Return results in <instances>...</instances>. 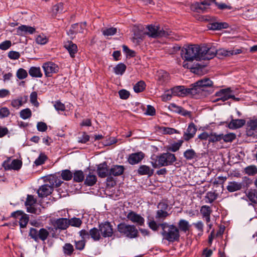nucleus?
I'll use <instances>...</instances> for the list:
<instances>
[{
  "instance_id": "obj_18",
  "label": "nucleus",
  "mask_w": 257,
  "mask_h": 257,
  "mask_svg": "<svg viewBox=\"0 0 257 257\" xmlns=\"http://www.w3.org/2000/svg\"><path fill=\"white\" fill-rule=\"evenodd\" d=\"M231 91L230 88H227L225 89H222L219 91L215 93V96L217 97V98L213 100L214 102H217L219 100L222 101H225L230 98L232 96L230 94Z\"/></svg>"
},
{
  "instance_id": "obj_54",
  "label": "nucleus",
  "mask_w": 257,
  "mask_h": 257,
  "mask_svg": "<svg viewBox=\"0 0 257 257\" xmlns=\"http://www.w3.org/2000/svg\"><path fill=\"white\" fill-rule=\"evenodd\" d=\"M61 175L62 178L66 181L70 180L73 177L72 173L67 169L62 171Z\"/></svg>"
},
{
  "instance_id": "obj_47",
  "label": "nucleus",
  "mask_w": 257,
  "mask_h": 257,
  "mask_svg": "<svg viewBox=\"0 0 257 257\" xmlns=\"http://www.w3.org/2000/svg\"><path fill=\"white\" fill-rule=\"evenodd\" d=\"M29 221L28 215L25 213L19 218V225L21 228H25Z\"/></svg>"
},
{
  "instance_id": "obj_39",
  "label": "nucleus",
  "mask_w": 257,
  "mask_h": 257,
  "mask_svg": "<svg viewBox=\"0 0 257 257\" xmlns=\"http://www.w3.org/2000/svg\"><path fill=\"white\" fill-rule=\"evenodd\" d=\"M126 67L122 63L118 64L114 68V72L117 75H122L125 71Z\"/></svg>"
},
{
  "instance_id": "obj_2",
  "label": "nucleus",
  "mask_w": 257,
  "mask_h": 257,
  "mask_svg": "<svg viewBox=\"0 0 257 257\" xmlns=\"http://www.w3.org/2000/svg\"><path fill=\"white\" fill-rule=\"evenodd\" d=\"M213 82L209 78H203L191 84L194 97L198 98L204 95L205 89L213 86Z\"/></svg>"
},
{
  "instance_id": "obj_27",
  "label": "nucleus",
  "mask_w": 257,
  "mask_h": 257,
  "mask_svg": "<svg viewBox=\"0 0 257 257\" xmlns=\"http://www.w3.org/2000/svg\"><path fill=\"white\" fill-rule=\"evenodd\" d=\"M154 172L153 169L146 165H140L137 170V173L141 176L147 175L148 177H151L153 175Z\"/></svg>"
},
{
  "instance_id": "obj_32",
  "label": "nucleus",
  "mask_w": 257,
  "mask_h": 257,
  "mask_svg": "<svg viewBox=\"0 0 257 257\" xmlns=\"http://www.w3.org/2000/svg\"><path fill=\"white\" fill-rule=\"evenodd\" d=\"M124 168L122 165H114L110 169V176H118L122 175L124 172Z\"/></svg>"
},
{
  "instance_id": "obj_17",
  "label": "nucleus",
  "mask_w": 257,
  "mask_h": 257,
  "mask_svg": "<svg viewBox=\"0 0 257 257\" xmlns=\"http://www.w3.org/2000/svg\"><path fill=\"white\" fill-rule=\"evenodd\" d=\"M126 218L133 223L140 226H143L145 223V219L136 212L131 211L126 215Z\"/></svg>"
},
{
  "instance_id": "obj_48",
  "label": "nucleus",
  "mask_w": 257,
  "mask_h": 257,
  "mask_svg": "<svg viewBox=\"0 0 257 257\" xmlns=\"http://www.w3.org/2000/svg\"><path fill=\"white\" fill-rule=\"evenodd\" d=\"M222 140L221 134H217L216 133H211L209 136L208 141L210 143L219 142Z\"/></svg>"
},
{
  "instance_id": "obj_21",
  "label": "nucleus",
  "mask_w": 257,
  "mask_h": 257,
  "mask_svg": "<svg viewBox=\"0 0 257 257\" xmlns=\"http://www.w3.org/2000/svg\"><path fill=\"white\" fill-rule=\"evenodd\" d=\"M37 200L32 195H28L25 202V205L27 207V211L28 212L36 214L37 209L34 207L33 205L36 204Z\"/></svg>"
},
{
  "instance_id": "obj_28",
  "label": "nucleus",
  "mask_w": 257,
  "mask_h": 257,
  "mask_svg": "<svg viewBox=\"0 0 257 257\" xmlns=\"http://www.w3.org/2000/svg\"><path fill=\"white\" fill-rule=\"evenodd\" d=\"M64 47L68 51L71 57L74 58L78 51L77 45L69 41L65 43Z\"/></svg>"
},
{
  "instance_id": "obj_1",
  "label": "nucleus",
  "mask_w": 257,
  "mask_h": 257,
  "mask_svg": "<svg viewBox=\"0 0 257 257\" xmlns=\"http://www.w3.org/2000/svg\"><path fill=\"white\" fill-rule=\"evenodd\" d=\"M162 231L161 234L163 239L169 242H173L177 241L180 238V232L179 228L173 224H169L166 222L160 224Z\"/></svg>"
},
{
  "instance_id": "obj_36",
  "label": "nucleus",
  "mask_w": 257,
  "mask_h": 257,
  "mask_svg": "<svg viewBox=\"0 0 257 257\" xmlns=\"http://www.w3.org/2000/svg\"><path fill=\"white\" fill-rule=\"evenodd\" d=\"M179 230L186 232L189 230L190 225L189 222L185 219H181L178 223Z\"/></svg>"
},
{
  "instance_id": "obj_33",
  "label": "nucleus",
  "mask_w": 257,
  "mask_h": 257,
  "mask_svg": "<svg viewBox=\"0 0 257 257\" xmlns=\"http://www.w3.org/2000/svg\"><path fill=\"white\" fill-rule=\"evenodd\" d=\"M29 75L32 77L41 78L43 74L39 67L32 66L29 70Z\"/></svg>"
},
{
  "instance_id": "obj_44",
  "label": "nucleus",
  "mask_w": 257,
  "mask_h": 257,
  "mask_svg": "<svg viewBox=\"0 0 257 257\" xmlns=\"http://www.w3.org/2000/svg\"><path fill=\"white\" fill-rule=\"evenodd\" d=\"M64 253L67 255H71L74 251L73 246L70 243H66L63 246Z\"/></svg>"
},
{
  "instance_id": "obj_50",
  "label": "nucleus",
  "mask_w": 257,
  "mask_h": 257,
  "mask_svg": "<svg viewBox=\"0 0 257 257\" xmlns=\"http://www.w3.org/2000/svg\"><path fill=\"white\" fill-rule=\"evenodd\" d=\"M47 159V157L43 153H41L38 158L36 159L34 162V164L36 166H38L44 164L46 160Z\"/></svg>"
},
{
  "instance_id": "obj_45",
  "label": "nucleus",
  "mask_w": 257,
  "mask_h": 257,
  "mask_svg": "<svg viewBox=\"0 0 257 257\" xmlns=\"http://www.w3.org/2000/svg\"><path fill=\"white\" fill-rule=\"evenodd\" d=\"M84 178V173L82 171L78 170L74 173L73 180L75 182H81L83 181Z\"/></svg>"
},
{
  "instance_id": "obj_55",
  "label": "nucleus",
  "mask_w": 257,
  "mask_h": 257,
  "mask_svg": "<svg viewBox=\"0 0 257 257\" xmlns=\"http://www.w3.org/2000/svg\"><path fill=\"white\" fill-rule=\"evenodd\" d=\"M16 76L20 80L25 79L28 77V73L23 68H19L16 73Z\"/></svg>"
},
{
  "instance_id": "obj_35",
  "label": "nucleus",
  "mask_w": 257,
  "mask_h": 257,
  "mask_svg": "<svg viewBox=\"0 0 257 257\" xmlns=\"http://www.w3.org/2000/svg\"><path fill=\"white\" fill-rule=\"evenodd\" d=\"M97 177L96 175L89 173L86 177L84 184L88 186H92L96 184Z\"/></svg>"
},
{
  "instance_id": "obj_43",
  "label": "nucleus",
  "mask_w": 257,
  "mask_h": 257,
  "mask_svg": "<svg viewBox=\"0 0 257 257\" xmlns=\"http://www.w3.org/2000/svg\"><path fill=\"white\" fill-rule=\"evenodd\" d=\"M183 143V140H179L177 142L172 143L168 147V150L172 152H175L179 150Z\"/></svg>"
},
{
  "instance_id": "obj_31",
  "label": "nucleus",
  "mask_w": 257,
  "mask_h": 257,
  "mask_svg": "<svg viewBox=\"0 0 257 257\" xmlns=\"http://www.w3.org/2000/svg\"><path fill=\"white\" fill-rule=\"evenodd\" d=\"M247 135L249 136L257 135V120H251L247 128Z\"/></svg>"
},
{
  "instance_id": "obj_59",
  "label": "nucleus",
  "mask_w": 257,
  "mask_h": 257,
  "mask_svg": "<svg viewBox=\"0 0 257 257\" xmlns=\"http://www.w3.org/2000/svg\"><path fill=\"white\" fill-rule=\"evenodd\" d=\"M37 93L36 91L32 92L30 94V101L35 106H39V102L37 101Z\"/></svg>"
},
{
  "instance_id": "obj_41",
  "label": "nucleus",
  "mask_w": 257,
  "mask_h": 257,
  "mask_svg": "<svg viewBox=\"0 0 257 257\" xmlns=\"http://www.w3.org/2000/svg\"><path fill=\"white\" fill-rule=\"evenodd\" d=\"M146 85L144 81H140L138 82L134 86V90L135 92L139 93L143 92L146 88Z\"/></svg>"
},
{
  "instance_id": "obj_61",
  "label": "nucleus",
  "mask_w": 257,
  "mask_h": 257,
  "mask_svg": "<svg viewBox=\"0 0 257 257\" xmlns=\"http://www.w3.org/2000/svg\"><path fill=\"white\" fill-rule=\"evenodd\" d=\"M86 241L84 239L75 241V246L76 249L82 250L84 248Z\"/></svg>"
},
{
  "instance_id": "obj_12",
  "label": "nucleus",
  "mask_w": 257,
  "mask_h": 257,
  "mask_svg": "<svg viewBox=\"0 0 257 257\" xmlns=\"http://www.w3.org/2000/svg\"><path fill=\"white\" fill-rule=\"evenodd\" d=\"M215 0H204L200 3H195L192 5L191 10L197 13H204L206 12L210 6L212 5V2Z\"/></svg>"
},
{
  "instance_id": "obj_8",
  "label": "nucleus",
  "mask_w": 257,
  "mask_h": 257,
  "mask_svg": "<svg viewBox=\"0 0 257 257\" xmlns=\"http://www.w3.org/2000/svg\"><path fill=\"white\" fill-rule=\"evenodd\" d=\"M49 235V231L45 228H42L39 230L34 228H31L30 229L29 235L36 242H38L39 240L44 241L47 239Z\"/></svg>"
},
{
  "instance_id": "obj_30",
  "label": "nucleus",
  "mask_w": 257,
  "mask_h": 257,
  "mask_svg": "<svg viewBox=\"0 0 257 257\" xmlns=\"http://www.w3.org/2000/svg\"><path fill=\"white\" fill-rule=\"evenodd\" d=\"M200 212L202 217L205 218L206 223H209L210 221V214L212 213L211 208L209 206L203 205L200 209Z\"/></svg>"
},
{
  "instance_id": "obj_7",
  "label": "nucleus",
  "mask_w": 257,
  "mask_h": 257,
  "mask_svg": "<svg viewBox=\"0 0 257 257\" xmlns=\"http://www.w3.org/2000/svg\"><path fill=\"white\" fill-rule=\"evenodd\" d=\"M218 50L212 46L207 45L200 47V60H210L215 57L218 54Z\"/></svg>"
},
{
  "instance_id": "obj_63",
  "label": "nucleus",
  "mask_w": 257,
  "mask_h": 257,
  "mask_svg": "<svg viewBox=\"0 0 257 257\" xmlns=\"http://www.w3.org/2000/svg\"><path fill=\"white\" fill-rule=\"evenodd\" d=\"M160 224L161 223L157 224L154 220H150L148 222L149 227L154 231H157L158 230L159 227H161Z\"/></svg>"
},
{
  "instance_id": "obj_60",
  "label": "nucleus",
  "mask_w": 257,
  "mask_h": 257,
  "mask_svg": "<svg viewBox=\"0 0 257 257\" xmlns=\"http://www.w3.org/2000/svg\"><path fill=\"white\" fill-rule=\"evenodd\" d=\"M54 106L55 109L58 112L60 111H63L65 110V106L64 104L62 103L59 100L56 101L54 102Z\"/></svg>"
},
{
  "instance_id": "obj_9",
  "label": "nucleus",
  "mask_w": 257,
  "mask_h": 257,
  "mask_svg": "<svg viewBox=\"0 0 257 257\" xmlns=\"http://www.w3.org/2000/svg\"><path fill=\"white\" fill-rule=\"evenodd\" d=\"M157 207L158 210L156 212V218L165 219L171 214V213L169 212L170 211L171 207L169 206L167 201L162 200L160 202Z\"/></svg>"
},
{
  "instance_id": "obj_3",
  "label": "nucleus",
  "mask_w": 257,
  "mask_h": 257,
  "mask_svg": "<svg viewBox=\"0 0 257 257\" xmlns=\"http://www.w3.org/2000/svg\"><path fill=\"white\" fill-rule=\"evenodd\" d=\"M200 47L198 45H192L183 47L181 50V56L187 61L194 60H200Z\"/></svg>"
},
{
  "instance_id": "obj_64",
  "label": "nucleus",
  "mask_w": 257,
  "mask_h": 257,
  "mask_svg": "<svg viewBox=\"0 0 257 257\" xmlns=\"http://www.w3.org/2000/svg\"><path fill=\"white\" fill-rule=\"evenodd\" d=\"M63 4L59 3L53 7V12L55 13H60L63 12Z\"/></svg>"
},
{
  "instance_id": "obj_4",
  "label": "nucleus",
  "mask_w": 257,
  "mask_h": 257,
  "mask_svg": "<svg viewBox=\"0 0 257 257\" xmlns=\"http://www.w3.org/2000/svg\"><path fill=\"white\" fill-rule=\"evenodd\" d=\"M176 161V158L175 155L168 152L157 156L156 159L154 161L151 162V164L153 168H158L171 165Z\"/></svg>"
},
{
  "instance_id": "obj_62",
  "label": "nucleus",
  "mask_w": 257,
  "mask_h": 257,
  "mask_svg": "<svg viewBox=\"0 0 257 257\" xmlns=\"http://www.w3.org/2000/svg\"><path fill=\"white\" fill-rule=\"evenodd\" d=\"M168 108L170 111L179 114L181 110V106L177 105L175 103H171L169 105Z\"/></svg>"
},
{
  "instance_id": "obj_6",
  "label": "nucleus",
  "mask_w": 257,
  "mask_h": 257,
  "mask_svg": "<svg viewBox=\"0 0 257 257\" xmlns=\"http://www.w3.org/2000/svg\"><path fill=\"white\" fill-rule=\"evenodd\" d=\"M118 231L122 235L129 238H134L138 236V231L134 225L120 223L117 225Z\"/></svg>"
},
{
  "instance_id": "obj_10",
  "label": "nucleus",
  "mask_w": 257,
  "mask_h": 257,
  "mask_svg": "<svg viewBox=\"0 0 257 257\" xmlns=\"http://www.w3.org/2000/svg\"><path fill=\"white\" fill-rule=\"evenodd\" d=\"M192 90V85L191 84L189 88H185L184 86L182 85L177 86L172 88L170 91L174 96L185 97L187 95H191L194 97Z\"/></svg>"
},
{
  "instance_id": "obj_20",
  "label": "nucleus",
  "mask_w": 257,
  "mask_h": 257,
  "mask_svg": "<svg viewBox=\"0 0 257 257\" xmlns=\"http://www.w3.org/2000/svg\"><path fill=\"white\" fill-rule=\"evenodd\" d=\"M110 169L106 162H103L97 165V174L100 178H105L107 176H110Z\"/></svg>"
},
{
  "instance_id": "obj_46",
  "label": "nucleus",
  "mask_w": 257,
  "mask_h": 257,
  "mask_svg": "<svg viewBox=\"0 0 257 257\" xmlns=\"http://www.w3.org/2000/svg\"><path fill=\"white\" fill-rule=\"evenodd\" d=\"M222 140L225 143L232 142L236 138L235 134L230 133L226 135L221 134Z\"/></svg>"
},
{
  "instance_id": "obj_15",
  "label": "nucleus",
  "mask_w": 257,
  "mask_h": 257,
  "mask_svg": "<svg viewBox=\"0 0 257 257\" xmlns=\"http://www.w3.org/2000/svg\"><path fill=\"white\" fill-rule=\"evenodd\" d=\"M99 228L101 234L103 237H111L113 234L112 226L108 221L100 224Z\"/></svg>"
},
{
  "instance_id": "obj_22",
  "label": "nucleus",
  "mask_w": 257,
  "mask_h": 257,
  "mask_svg": "<svg viewBox=\"0 0 257 257\" xmlns=\"http://www.w3.org/2000/svg\"><path fill=\"white\" fill-rule=\"evenodd\" d=\"M197 130L196 126L193 122L190 123L183 135L184 140L188 141L193 138L197 132Z\"/></svg>"
},
{
  "instance_id": "obj_38",
  "label": "nucleus",
  "mask_w": 257,
  "mask_h": 257,
  "mask_svg": "<svg viewBox=\"0 0 257 257\" xmlns=\"http://www.w3.org/2000/svg\"><path fill=\"white\" fill-rule=\"evenodd\" d=\"M217 194L214 192H208L205 196V202L207 203H212L217 198Z\"/></svg>"
},
{
  "instance_id": "obj_53",
  "label": "nucleus",
  "mask_w": 257,
  "mask_h": 257,
  "mask_svg": "<svg viewBox=\"0 0 257 257\" xmlns=\"http://www.w3.org/2000/svg\"><path fill=\"white\" fill-rule=\"evenodd\" d=\"M102 32L103 35L105 36H111L116 33L117 29L116 28L111 27L103 30Z\"/></svg>"
},
{
  "instance_id": "obj_57",
  "label": "nucleus",
  "mask_w": 257,
  "mask_h": 257,
  "mask_svg": "<svg viewBox=\"0 0 257 257\" xmlns=\"http://www.w3.org/2000/svg\"><path fill=\"white\" fill-rule=\"evenodd\" d=\"M11 105L13 107L19 108L23 105V98L20 97L17 99L12 100Z\"/></svg>"
},
{
  "instance_id": "obj_25",
  "label": "nucleus",
  "mask_w": 257,
  "mask_h": 257,
  "mask_svg": "<svg viewBox=\"0 0 257 257\" xmlns=\"http://www.w3.org/2000/svg\"><path fill=\"white\" fill-rule=\"evenodd\" d=\"M53 190V188L51 185L45 184L41 186L37 191L39 197H47L49 195Z\"/></svg>"
},
{
  "instance_id": "obj_37",
  "label": "nucleus",
  "mask_w": 257,
  "mask_h": 257,
  "mask_svg": "<svg viewBox=\"0 0 257 257\" xmlns=\"http://www.w3.org/2000/svg\"><path fill=\"white\" fill-rule=\"evenodd\" d=\"M89 234L94 241H98L101 238L99 229H98L96 227H93L89 230Z\"/></svg>"
},
{
  "instance_id": "obj_52",
  "label": "nucleus",
  "mask_w": 257,
  "mask_h": 257,
  "mask_svg": "<svg viewBox=\"0 0 257 257\" xmlns=\"http://www.w3.org/2000/svg\"><path fill=\"white\" fill-rule=\"evenodd\" d=\"M48 41V38L44 34L39 35L36 38V42L38 44L45 45Z\"/></svg>"
},
{
  "instance_id": "obj_26",
  "label": "nucleus",
  "mask_w": 257,
  "mask_h": 257,
  "mask_svg": "<svg viewBox=\"0 0 257 257\" xmlns=\"http://www.w3.org/2000/svg\"><path fill=\"white\" fill-rule=\"evenodd\" d=\"M36 29L35 28L27 26L21 25L17 28V33L18 35L23 36L26 34H32L35 33Z\"/></svg>"
},
{
  "instance_id": "obj_24",
  "label": "nucleus",
  "mask_w": 257,
  "mask_h": 257,
  "mask_svg": "<svg viewBox=\"0 0 257 257\" xmlns=\"http://www.w3.org/2000/svg\"><path fill=\"white\" fill-rule=\"evenodd\" d=\"M242 52L241 49H232L230 50L220 49L218 50V55L225 57H230L232 55H235L240 54Z\"/></svg>"
},
{
  "instance_id": "obj_49",
  "label": "nucleus",
  "mask_w": 257,
  "mask_h": 257,
  "mask_svg": "<svg viewBox=\"0 0 257 257\" xmlns=\"http://www.w3.org/2000/svg\"><path fill=\"white\" fill-rule=\"evenodd\" d=\"M20 117L23 119H26L31 117L32 111L30 108L22 109L20 112Z\"/></svg>"
},
{
  "instance_id": "obj_16",
  "label": "nucleus",
  "mask_w": 257,
  "mask_h": 257,
  "mask_svg": "<svg viewBox=\"0 0 257 257\" xmlns=\"http://www.w3.org/2000/svg\"><path fill=\"white\" fill-rule=\"evenodd\" d=\"M145 157V154L140 151L130 154L127 157V161L130 164L134 165L141 162Z\"/></svg>"
},
{
  "instance_id": "obj_19",
  "label": "nucleus",
  "mask_w": 257,
  "mask_h": 257,
  "mask_svg": "<svg viewBox=\"0 0 257 257\" xmlns=\"http://www.w3.org/2000/svg\"><path fill=\"white\" fill-rule=\"evenodd\" d=\"M248 180V179L245 177L243 181L241 182H237L235 181H230L228 183L226 186V189L229 192H233L235 191H239L242 188L244 187V181Z\"/></svg>"
},
{
  "instance_id": "obj_14",
  "label": "nucleus",
  "mask_w": 257,
  "mask_h": 257,
  "mask_svg": "<svg viewBox=\"0 0 257 257\" xmlns=\"http://www.w3.org/2000/svg\"><path fill=\"white\" fill-rule=\"evenodd\" d=\"M42 68L46 77H51L52 74L56 73L59 71L58 65L52 62L44 63Z\"/></svg>"
},
{
  "instance_id": "obj_29",
  "label": "nucleus",
  "mask_w": 257,
  "mask_h": 257,
  "mask_svg": "<svg viewBox=\"0 0 257 257\" xmlns=\"http://www.w3.org/2000/svg\"><path fill=\"white\" fill-rule=\"evenodd\" d=\"M245 120L243 119H232L228 124V126L230 129H237L242 127L244 125Z\"/></svg>"
},
{
  "instance_id": "obj_51",
  "label": "nucleus",
  "mask_w": 257,
  "mask_h": 257,
  "mask_svg": "<svg viewBox=\"0 0 257 257\" xmlns=\"http://www.w3.org/2000/svg\"><path fill=\"white\" fill-rule=\"evenodd\" d=\"M245 174L253 176L257 173V168L254 165H251L246 167L244 169Z\"/></svg>"
},
{
  "instance_id": "obj_23",
  "label": "nucleus",
  "mask_w": 257,
  "mask_h": 257,
  "mask_svg": "<svg viewBox=\"0 0 257 257\" xmlns=\"http://www.w3.org/2000/svg\"><path fill=\"white\" fill-rule=\"evenodd\" d=\"M86 24V23L84 22L83 24L76 23L72 25L67 32L68 35L73 38V37L78 33H83V28H82V26L83 25L85 26Z\"/></svg>"
},
{
  "instance_id": "obj_5",
  "label": "nucleus",
  "mask_w": 257,
  "mask_h": 257,
  "mask_svg": "<svg viewBox=\"0 0 257 257\" xmlns=\"http://www.w3.org/2000/svg\"><path fill=\"white\" fill-rule=\"evenodd\" d=\"M148 32L147 35L151 37L156 38L167 37L171 35V31L167 27H161L159 25H150L147 26Z\"/></svg>"
},
{
  "instance_id": "obj_42",
  "label": "nucleus",
  "mask_w": 257,
  "mask_h": 257,
  "mask_svg": "<svg viewBox=\"0 0 257 257\" xmlns=\"http://www.w3.org/2000/svg\"><path fill=\"white\" fill-rule=\"evenodd\" d=\"M184 157L187 160H191L197 157L196 153L194 150L190 149H188L184 152Z\"/></svg>"
},
{
  "instance_id": "obj_34",
  "label": "nucleus",
  "mask_w": 257,
  "mask_h": 257,
  "mask_svg": "<svg viewBox=\"0 0 257 257\" xmlns=\"http://www.w3.org/2000/svg\"><path fill=\"white\" fill-rule=\"evenodd\" d=\"M228 25L226 23L214 22L209 24V29L212 30H219L228 28Z\"/></svg>"
},
{
  "instance_id": "obj_13",
  "label": "nucleus",
  "mask_w": 257,
  "mask_h": 257,
  "mask_svg": "<svg viewBox=\"0 0 257 257\" xmlns=\"http://www.w3.org/2000/svg\"><path fill=\"white\" fill-rule=\"evenodd\" d=\"M11 162V158H8L7 160L3 163V167L6 170H19L22 166V162L18 159H14L12 162Z\"/></svg>"
},
{
  "instance_id": "obj_56",
  "label": "nucleus",
  "mask_w": 257,
  "mask_h": 257,
  "mask_svg": "<svg viewBox=\"0 0 257 257\" xmlns=\"http://www.w3.org/2000/svg\"><path fill=\"white\" fill-rule=\"evenodd\" d=\"M69 226L79 227L82 224V221L80 218L74 217L68 219Z\"/></svg>"
},
{
  "instance_id": "obj_11",
  "label": "nucleus",
  "mask_w": 257,
  "mask_h": 257,
  "mask_svg": "<svg viewBox=\"0 0 257 257\" xmlns=\"http://www.w3.org/2000/svg\"><path fill=\"white\" fill-rule=\"evenodd\" d=\"M51 222L53 226L52 230L53 231L65 230L69 227L68 219L66 218L53 219L51 220Z\"/></svg>"
},
{
  "instance_id": "obj_40",
  "label": "nucleus",
  "mask_w": 257,
  "mask_h": 257,
  "mask_svg": "<svg viewBox=\"0 0 257 257\" xmlns=\"http://www.w3.org/2000/svg\"><path fill=\"white\" fill-rule=\"evenodd\" d=\"M248 199L252 203L257 204V191L250 190L246 194Z\"/></svg>"
},
{
  "instance_id": "obj_58",
  "label": "nucleus",
  "mask_w": 257,
  "mask_h": 257,
  "mask_svg": "<svg viewBox=\"0 0 257 257\" xmlns=\"http://www.w3.org/2000/svg\"><path fill=\"white\" fill-rule=\"evenodd\" d=\"M90 137L86 133L83 132L82 135L78 137V142L85 144L89 141Z\"/></svg>"
}]
</instances>
